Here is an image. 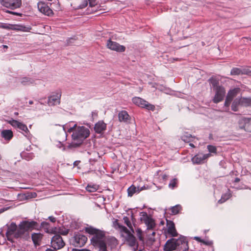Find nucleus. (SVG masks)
<instances>
[{
  "label": "nucleus",
  "mask_w": 251,
  "mask_h": 251,
  "mask_svg": "<svg viewBox=\"0 0 251 251\" xmlns=\"http://www.w3.org/2000/svg\"><path fill=\"white\" fill-rule=\"evenodd\" d=\"M45 225H48V223L46 222H43L42 223V225L43 226H44Z\"/></svg>",
  "instance_id": "nucleus-52"
},
{
  "label": "nucleus",
  "mask_w": 251,
  "mask_h": 251,
  "mask_svg": "<svg viewBox=\"0 0 251 251\" xmlns=\"http://www.w3.org/2000/svg\"><path fill=\"white\" fill-rule=\"evenodd\" d=\"M176 181H177V180L176 178H174V179L171 180L169 184V187L170 188H172V189L176 187Z\"/></svg>",
  "instance_id": "nucleus-39"
},
{
  "label": "nucleus",
  "mask_w": 251,
  "mask_h": 251,
  "mask_svg": "<svg viewBox=\"0 0 251 251\" xmlns=\"http://www.w3.org/2000/svg\"><path fill=\"white\" fill-rule=\"evenodd\" d=\"M127 193L129 197H132L134 194L138 193L141 191L139 188H136L134 185H132L127 189Z\"/></svg>",
  "instance_id": "nucleus-28"
},
{
  "label": "nucleus",
  "mask_w": 251,
  "mask_h": 251,
  "mask_svg": "<svg viewBox=\"0 0 251 251\" xmlns=\"http://www.w3.org/2000/svg\"><path fill=\"white\" fill-rule=\"evenodd\" d=\"M201 243H202L204 245H207V246H211L213 244V242L212 241H210V240H202Z\"/></svg>",
  "instance_id": "nucleus-41"
},
{
  "label": "nucleus",
  "mask_w": 251,
  "mask_h": 251,
  "mask_svg": "<svg viewBox=\"0 0 251 251\" xmlns=\"http://www.w3.org/2000/svg\"><path fill=\"white\" fill-rule=\"evenodd\" d=\"M1 233H2V231H1L0 232V234H1Z\"/></svg>",
  "instance_id": "nucleus-61"
},
{
  "label": "nucleus",
  "mask_w": 251,
  "mask_h": 251,
  "mask_svg": "<svg viewBox=\"0 0 251 251\" xmlns=\"http://www.w3.org/2000/svg\"><path fill=\"white\" fill-rule=\"evenodd\" d=\"M167 232L172 236L175 237L177 235L175 228V224L172 221L167 220Z\"/></svg>",
  "instance_id": "nucleus-19"
},
{
  "label": "nucleus",
  "mask_w": 251,
  "mask_h": 251,
  "mask_svg": "<svg viewBox=\"0 0 251 251\" xmlns=\"http://www.w3.org/2000/svg\"><path fill=\"white\" fill-rule=\"evenodd\" d=\"M189 146H191V147H192V148H194V147H195V146H194V144H192V143H190V144H189Z\"/></svg>",
  "instance_id": "nucleus-53"
},
{
  "label": "nucleus",
  "mask_w": 251,
  "mask_h": 251,
  "mask_svg": "<svg viewBox=\"0 0 251 251\" xmlns=\"http://www.w3.org/2000/svg\"><path fill=\"white\" fill-rule=\"evenodd\" d=\"M33 101H32V100H30V101H29V103L30 104H33Z\"/></svg>",
  "instance_id": "nucleus-55"
},
{
  "label": "nucleus",
  "mask_w": 251,
  "mask_h": 251,
  "mask_svg": "<svg viewBox=\"0 0 251 251\" xmlns=\"http://www.w3.org/2000/svg\"><path fill=\"white\" fill-rule=\"evenodd\" d=\"M240 89L239 88H234L232 89H230L228 92L226 97L233 100V99L237 95V94L240 92Z\"/></svg>",
  "instance_id": "nucleus-23"
},
{
  "label": "nucleus",
  "mask_w": 251,
  "mask_h": 251,
  "mask_svg": "<svg viewBox=\"0 0 251 251\" xmlns=\"http://www.w3.org/2000/svg\"><path fill=\"white\" fill-rule=\"evenodd\" d=\"M207 150L210 153H216L217 152L216 147L213 145H208L207 147Z\"/></svg>",
  "instance_id": "nucleus-38"
},
{
  "label": "nucleus",
  "mask_w": 251,
  "mask_h": 251,
  "mask_svg": "<svg viewBox=\"0 0 251 251\" xmlns=\"http://www.w3.org/2000/svg\"><path fill=\"white\" fill-rule=\"evenodd\" d=\"M230 194L229 193H226L222 195L221 199L219 200L218 203H222L229 199Z\"/></svg>",
  "instance_id": "nucleus-35"
},
{
  "label": "nucleus",
  "mask_w": 251,
  "mask_h": 251,
  "mask_svg": "<svg viewBox=\"0 0 251 251\" xmlns=\"http://www.w3.org/2000/svg\"><path fill=\"white\" fill-rule=\"evenodd\" d=\"M88 1H89V5L91 7L95 6L96 4V0H82L81 3H79L78 1L75 2L74 3L75 5L74 8L75 9L84 8L88 5Z\"/></svg>",
  "instance_id": "nucleus-15"
},
{
  "label": "nucleus",
  "mask_w": 251,
  "mask_h": 251,
  "mask_svg": "<svg viewBox=\"0 0 251 251\" xmlns=\"http://www.w3.org/2000/svg\"><path fill=\"white\" fill-rule=\"evenodd\" d=\"M241 106V101L240 98H237L234 100L231 104V110L233 111H237L239 110V107Z\"/></svg>",
  "instance_id": "nucleus-25"
},
{
  "label": "nucleus",
  "mask_w": 251,
  "mask_h": 251,
  "mask_svg": "<svg viewBox=\"0 0 251 251\" xmlns=\"http://www.w3.org/2000/svg\"><path fill=\"white\" fill-rule=\"evenodd\" d=\"M62 130L65 133V130L64 129V127H62Z\"/></svg>",
  "instance_id": "nucleus-58"
},
{
  "label": "nucleus",
  "mask_w": 251,
  "mask_h": 251,
  "mask_svg": "<svg viewBox=\"0 0 251 251\" xmlns=\"http://www.w3.org/2000/svg\"><path fill=\"white\" fill-rule=\"evenodd\" d=\"M0 2L2 6L12 10L22 5V0H0Z\"/></svg>",
  "instance_id": "nucleus-8"
},
{
  "label": "nucleus",
  "mask_w": 251,
  "mask_h": 251,
  "mask_svg": "<svg viewBox=\"0 0 251 251\" xmlns=\"http://www.w3.org/2000/svg\"><path fill=\"white\" fill-rule=\"evenodd\" d=\"M239 181H240V179L238 177H236L234 180L235 182H238Z\"/></svg>",
  "instance_id": "nucleus-50"
},
{
  "label": "nucleus",
  "mask_w": 251,
  "mask_h": 251,
  "mask_svg": "<svg viewBox=\"0 0 251 251\" xmlns=\"http://www.w3.org/2000/svg\"><path fill=\"white\" fill-rule=\"evenodd\" d=\"M74 40V39H73V38H71V39H69V40H68V41L67 44H69V45H70V44H71L73 43V42H72V40Z\"/></svg>",
  "instance_id": "nucleus-49"
},
{
  "label": "nucleus",
  "mask_w": 251,
  "mask_h": 251,
  "mask_svg": "<svg viewBox=\"0 0 251 251\" xmlns=\"http://www.w3.org/2000/svg\"><path fill=\"white\" fill-rule=\"evenodd\" d=\"M150 240H151V241H153L154 240L152 239L151 237L150 238Z\"/></svg>",
  "instance_id": "nucleus-59"
},
{
  "label": "nucleus",
  "mask_w": 251,
  "mask_h": 251,
  "mask_svg": "<svg viewBox=\"0 0 251 251\" xmlns=\"http://www.w3.org/2000/svg\"><path fill=\"white\" fill-rule=\"evenodd\" d=\"M3 47H4V48H7V46H6L5 45H4Z\"/></svg>",
  "instance_id": "nucleus-60"
},
{
  "label": "nucleus",
  "mask_w": 251,
  "mask_h": 251,
  "mask_svg": "<svg viewBox=\"0 0 251 251\" xmlns=\"http://www.w3.org/2000/svg\"><path fill=\"white\" fill-rule=\"evenodd\" d=\"M137 236L140 240L142 241L143 240V238L142 236V231L140 228H137L136 230Z\"/></svg>",
  "instance_id": "nucleus-40"
},
{
  "label": "nucleus",
  "mask_w": 251,
  "mask_h": 251,
  "mask_svg": "<svg viewBox=\"0 0 251 251\" xmlns=\"http://www.w3.org/2000/svg\"><path fill=\"white\" fill-rule=\"evenodd\" d=\"M166 177H167V176H166V175H164V176H163V179H166Z\"/></svg>",
  "instance_id": "nucleus-56"
},
{
  "label": "nucleus",
  "mask_w": 251,
  "mask_h": 251,
  "mask_svg": "<svg viewBox=\"0 0 251 251\" xmlns=\"http://www.w3.org/2000/svg\"><path fill=\"white\" fill-rule=\"evenodd\" d=\"M98 189V186L96 184H88L86 187V190L89 192H96Z\"/></svg>",
  "instance_id": "nucleus-32"
},
{
  "label": "nucleus",
  "mask_w": 251,
  "mask_h": 251,
  "mask_svg": "<svg viewBox=\"0 0 251 251\" xmlns=\"http://www.w3.org/2000/svg\"><path fill=\"white\" fill-rule=\"evenodd\" d=\"M21 154L23 158L27 160L32 159L34 157L33 154L32 153H28L23 152Z\"/></svg>",
  "instance_id": "nucleus-34"
},
{
  "label": "nucleus",
  "mask_w": 251,
  "mask_h": 251,
  "mask_svg": "<svg viewBox=\"0 0 251 251\" xmlns=\"http://www.w3.org/2000/svg\"><path fill=\"white\" fill-rule=\"evenodd\" d=\"M132 101L136 105L142 108L151 111H154L155 109L154 105L149 103L147 101L140 97H134L132 98Z\"/></svg>",
  "instance_id": "nucleus-7"
},
{
  "label": "nucleus",
  "mask_w": 251,
  "mask_h": 251,
  "mask_svg": "<svg viewBox=\"0 0 251 251\" xmlns=\"http://www.w3.org/2000/svg\"><path fill=\"white\" fill-rule=\"evenodd\" d=\"M123 230L124 232L125 235L124 236L125 237L126 240L128 245L132 248V250L133 251L137 250L138 245L134 236L125 226L123 227Z\"/></svg>",
  "instance_id": "nucleus-5"
},
{
  "label": "nucleus",
  "mask_w": 251,
  "mask_h": 251,
  "mask_svg": "<svg viewBox=\"0 0 251 251\" xmlns=\"http://www.w3.org/2000/svg\"><path fill=\"white\" fill-rule=\"evenodd\" d=\"M37 7L40 12L46 15L50 16L52 14V10L44 2H39Z\"/></svg>",
  "instance_id": "nucleus-16"
},
{
  "label": "nucleus",
  "mask_w": 251,
  "mask_h": 251,
  "mask_svg": "<svg viewBox=\"0 0 251 251\" xmlns=\"http://www.w3.org/2000/svg\"><path fill=\"white\" fill-rule=\"evenodd\" d=\"M140 216V220L144 222L147 226V229H152L155 226L154 220L150 217L146 212H141Z\"/></svg>",
  "instance_id": "nucleus-9"
},
{
  "label": "nucleus",
  "mask_w": 251,
  "mask_h": 251,
  "mask_svg": "<svg viewBox=\"0 0 251 251\" xmlns=\"http://www.w3.org/2000/svg\"><path fill=\"white\" fill-rule=\"evenodd\" d=\"M87 240V238L84 235L80 233L75 235L72 239V244L76 247L83 246Z\"/></svg>",
  "instance_id": "nucleus-10"
},
{
  "label": "nucleus",
  "mask_w": 251,
  "mask_h": 251,
  "mask_svg": "<svg viewBox=\"0 0 251 251\" xmlns=\"http://www.w3.org/2000/svg\"><path fill=\"white\" fill-rule=\"evenodd\" d=\"M194 239H195V240L198 241L199 242H201V243H202V240H203V239H201V238L200 237H198V236L194 237Z\"/></svg>",
  "instance_id": "nucleus-46"
},
{
  "label": "nucleus",
  "mask_w": 251,
  "mask_h": 251,
  "mask_svg": "<svg viewBox=\"0 0 251 251\" xmlns=\"http://www.w3.org/2000/svg\"><path fill=\"white\" fill-rule=\"evenodd\" d=\"M1 136L5 140L9 141L13 136V132L10 130H3L1 132Z\"/></svg>",
  "instance_id": "nucleus-26"
},
{
  "label": "nucleus",
  "mask_w": 251,
  "mask_h": 251,
  "mask_svg": "<svg viewBox=\"0 0 251 251\" xmlns=\"http://www.w3.org/2000/svg\"><path fill=\"white\" fill-rule=\"evenodd\" d=\"M20 82L23 85H29L30 84H36V83H35V80L29 77L21 78Z\"/></svg>",
  "instance_id": "nucleus-24"
},
{
  "label": "nucleus",
  "mask_w": 251,
  "mask_h": 251,
  "mask_svg": "<svg viewBox=\"0 0 251 251\" xmlns=\"http://www.w3.org/2000/svg\"><path fill=\"white\" fill-rule=\"evenodd\" d=\"M48 219L52 223H54L56 221V218L55 217H54L53 216H49L48 217Z\"/></svg>",
  "instance_id": "nucleus-45"
},
{
  "label": "nucleus",
  "mask_w": 251,
  "mask_h": 251,
  "mask_svg": "<svg viewBox=\"0 0 251 251\" xmlns=\"http://www.w3.org/2000/svg\"><path fill=\"white\" fill-rule=\"evenodd\" d=\"M63 235H67L68 233V230H64L63 231L60 232Z\"/></svg>",
  "instance_id": "nucleus-47"
},
{
  "label": "nucleus",
  "mask_w": 251,
  "mask_h": 251,
  "mask_svg": "<svg viewBox=\"0 0 251 251\" xmlns=\"http://www.w3.org/2000/svg\"><path fill=\"white\" fill-rule=\"evenodd\" d=\"M165 251H172L176 250L185 251L188 249L187 243L184 237L178 239L171 238L168 240L164 245Z\"/></svg>",
  "instance_id": "nucleus-3"
},
{
  "label": "nucleus",
  "mask_w": 251,
  "mask_h": 251,
  "mask_svg": "<svg viewBox=\"0 0 251 251\" xmlns=\"http://www.w3.org/2000/svg\"><path fill=\"white\" fill-rule=\"evenodd\" d=\"M51 247L55 250L62 248L65 245L62 238L60 235L56 234L51 240Z\"/></svg>",
  "instance_id": "nucleus-11"
},
{
  "label": "nucleus",
  "mask_w": 251,
  "mask_h": 251,
  "mask_svg": "<svg viewBox=\"0 0 251 251\" xmlns=\"http://www.w3.org/2000/svg\"><path fill=\"white\" fill-rule=\"evenodd\" d=\"M39 224L37 222L32 220H25L19 224V234H22V236L34 229H38Z\"/></svg>",
  "instance_id": "nucleus-4"
},
{
  "label": "nucleus",
  "mask_w": 251,
  "mask_h": 251,
  "mask_svg": "<svg viewBox=\"0 0 251 251\" xmlns=\"http://www.w3.org/2000/svg\"><path fill=\"white\" fill-rule=\"evenodd\" d=\"M211 154H198L192 158V161L194 164H201L204 162V160L209 157Z\"/></svg>",
  "instance_id": "nucleus-17"
},
{
  "label": "nucleus",
  "mask_w": 251,
  "mask_h": 251,
  "mask_svg": "<svg viewBox=\"0 0 251 251\" xmlns=\"http://www.w3.org/2000/svg\"><path fill=\"white\" fill-rule=\"evenodd\" d=\"M6 12L7 13H10V14H13V15H17V16H21L22 15V14L21 13H18V12H13V11H9V10H6Z\"/></svg>",
  "instance_id": "nucleus-43"
},
{
  "label": "nucleus",
  "mask_w": 251,
  "mask_h": 251,
  "mask_svg": "<svg viewBox=\"0 0 251 251\" xmlns=\"http://www.w3.org/2000/svg\"><path fill=\"white\" fill-rule=\"evenodd\" d=\"M4 211V209H0V213H2V212H3Z\"/></svg>",
  "instance_id": "nucleus-54"
},
{
  "label": "nucleus",
  "mask_w": 251,
  "mask_h": 251,
  "mask_svg": "<svg viewBox=\"0 0 251 251\" xmlns=\"http://www.w3.org/2000/svg\"><path fill=\"white\" fill-rule=\"evenodd\" d=\"M19 225L18 226L15 223H12L7 227L6 235L8 239L14 237L15 238L22 237V234H19Z\"/></svg>",
  "instance_id": "nucleus-6"
},
{
  "label": "nucleus",
  "mask_w": 251,
  "mask_h": 251,
  "mask_svg": "<svg viewBox=\"0 0 251 251\" xmlns=\"http://www.w3.org/2000/svg\"><path fill=\"white\" fill-rule=\"evenodd\" d=\"M123 220L124 221V223L126 224V225L129 228H130L132 230L133 232H134L133 229L132 228L131 224L129 218L127 217H124Z\"/></svg>",
  "instance_id": "nucleus-37"
},
{
  "label": "nucleus",
  "mask_w": 251,
  "mask_h": 251,
  "mask_svg": "<svg viewBox=\"0 0 251 251\" xmlns=\"http://www.w3.org/2000/svg\"><path fill=\"white\" fill-rule=\"evenodd\" d=\"M240 128L248 132H251V123L248 118H243L240 121Z\"/></svg>",
  "instance_id": "nucleus-18"
},
{
  "label": "nucleus",
  "mask_w": 251,
  "mask_h": 251,
  "mask_svg": "<svg viewBox=\"0 0 251 251\" xmlns=\"http://www.w3.org/2000/svg\"><path fill=\"white\" fill-rule=\"evenodd\" d=\"M68 132H73L72 137V142L68 146L69 148H77L79 147L90 135L89 129L84 126H77L75 124L68 129Z\"/></svg>",
  "instance_id": "nucleus-1"
},
{
  "label": "nucleus",
  "mask_w": 251,
  "mask_h": 251,
  "mask_svg": "<svg viewBox=\"0 0 251 251\" xmlns=\"http://www.w3.org/2000/svg\"><path fill=\"white\" fill-rule=\"evenodd\" d=\"M91 114L93 118L97 117L98 116V112L96 110L92 111Z\"/></svg>",
  "instance_id": "nucleus-44"
},
{
  "label": "nucleus",
  "mask_w": 251,
  "mask_h": 251,
  "mask_svg": "<svg viewBox=\"0 0 251 251\" xmlns=\"http://www.w3.org/2000/svg\"><path fill=\"white\" fill-rule=\"evenodd\" d=\"M194 137L192 136L191 134L188 132H185L181 136V138L182 140L186 143H189L193 141V139Z\"/></svg>",
  "instance_id": "nucleus-31"
},
{
  "label": "nucleus",
  "mask_w": 251,
  "mask_h": 251,
  "mask_svg": "<svg viewBox=\"0 0 251 251\" xmlns=\"http://www.w3.org/2000/svg\"><path fill=\"white\" fill-rule=\"evenodd\" d=\"M215 96L213 99V101L215 103H219L224 100L226 95V90L223 86L219 87L215 90Z\"/></svg>",
  "instance_id": "nucleus-12"
},
{
  "label": "nucleus",
  "mask_w": 251,
  "mask_h": 251,
  "mask_svg": "<svg viewBox=\"0 0 251 251\" xmlns=\"http://www.w3.org/2000/svg\"><path fill=\"white\" fill-rule=\"evenodd\" d=\"M107 48L111 50L116 51L118 52H124L126 50V48L124 46L120 45L118 43L112 41L111 39L107 40L106 43Z\"/></svg>",
  "instance_id": "nucleus-14"
},
{
  "label": "nucleus",
  "mask_w": 251,
  "mask_h": 251,
  "mask_svg": "<svg viewBox=\"0 0 251 251\" xmlns=\"http://www.w3.org/2000/svg\"><path fill=\"white\" fill-rule=\"evenodd\" d=\"M75 251H90L89 250L86 249H81V250H75Z\"/></svg>",
  "instance_id": "nucleus-48"
},
{
  "label": "nucleus",
  "mask_w": 251,
  "mask_h": 251,
  "mask_svg": "<svg viewBox=\"0 0 251 251\" xmlns=\"http://www.w3.org/2000/svg\"><path fill=\"white\" fill-rule=\"evenodd\" d=\"M43 235L40 233H33L32 234L31 238L35 246L40 245Z\"/></svg>",
  "instance_id": "nucleus-22"
},
{
  "label": "nucleus",
  "mask_w": 251,
  "mask_h": 251,
  "mask_svg": "<svg viewBox=\"0 0 251 251\" xmlns=\"http://www.w3.org/2000/svg\"><path fill=\"white\" fill-rule=\"evenodd\" d=\"M11 125L14 127L18 128L24 132L23 134L26 137H29V131L27 126L23 123L20 122L17 120H13L11 122Z\"/></svg>",
  "instance_id": "nucleus-13"
},
{
  "label": "nucleus",
  "mask_w": 251,
  "mask_h": 251,
  "mask_svg": "<svg viewBox=\"0 0 251 251\" xmlns=\"http://www.w3.org/2000/svg\"><path fill=\"white\" fill-rule=\"evenodd\" d=\"M171 212L173 214L176 215L179 213L181 210V206L179 204H177L171 207Z\"/></svg>",
  "instance_id": "nucleus-33"
},
{
  "label": "nucleus",
  "mask_w": 251,
  "mask_h": 251,
  "mask_svg": "<svg viewBox=\"0 0 251 251\" xmlns=\"http://www.w3.org/2000/svg\"><path fill=\"white\" fill-rule=\"evenodd\" d=\"M241 101V106L251 107V97H240Z\"/></svg>",
  "instance_id": "nucleus-29"
},
{
  "label": "nucleus",
  "mask_w": 251,
  "mask_h": 251,
  "mask_svg": "<svg viewBox=\"0 0 251 251\" xmlns=\"http://www.w3.org/2000/svg\"><path fill=\"white\" fill-rule=\"evenodd\" d=\"M241 74H242V71L238 68H232L230 72L231 75H239Z\"/></svg>",
  "instance_id": "nucleus-36"
},
{
  "label": "nucleus",
  "mask_w": 251,
  "mask_h": 251,
  "mask_svg": "<svg viewBox=\"0 0 251 251\" xmlns=\"http://www.w3.org/2000/svg\"><path fill=\"white\" fill-rule=\"evenodd\" d=\"M232 100L228 99V98L226 97V100L225 101L224 105L226 107H229L230 105L231 102Z\"/></svg>",
  "instance_id": "nucleus-42"
},
{
  "label": "nucleus",
  "mask_w": 251,
  "mask_h": 251,
  "mask_svg": "<svg viewBox=\"0 0 251 251\" xmlns=\"http://www.w3.org/2000/svg\"><path fill=\"white\" fill-rule=\"evenodd\" d=\"M151 234L152 235L154 236L155 234V232L153 231L152 232Z\"/></svg>",
  "instance_id": "nucleus-57"
},
{
  "label": "nucleus",
  "mask_w": 251,
  "mask_h": 251,
  "mask_svg": "<svg viewBox=\"0 0 251 251\" xmlns=\"http://www.w3.org/2000/svg\"><path fill=\"white\" fill-rule=\"evenodd\" d=\"M45 251H56L55 250H52L51 249H47Z\"/></svg>",
  "instance_id": "nucleus-51"
},
{
  "label": "nucleus",
  "mask_w": 251,
  "mask_h": 251,
  "mask_svg": "<svg viewBox=\"0 0 251 251\" xmlns=\"http://www.w3.org/2000/svg\"><path fill=\"white\" fill-rule=\"evenodd\" d=\"M119 120L120 122L129 123L130 118L126 111H121L118 114Z\"/></svg>",
  "instance_id": "nucleus-20"
},
{
  "label": "nucleus",
  "mask_w": 251,
  "mask_h": 251,
  "mask_svg": "<svg viewBox=\"0 0 251 251\" xmlns=\"http://www.w3.org/2000/svg\"><path fill=\"white\" fill-rule=\"evenodd\" d=\"M85 231L89 234L93 235L91 239V243L99 249V251H106V245L104 241L105 234L103 231L92 226L86 227Z\"/></svg>",
  "instance_id": "nucleus-2"
},
{
  "label": "nucleus",
  "mask_w": 251,
  "mask_h": 251,
  "mask_svg": "<svg viewBox=\"0 0 251 251\" xmlns=\"http://www.w3.org/2000/svg\"><path fill=\"white\" fill-rule=\"evenodd\" d=\"M208 81L210 84H211L213 90L222 86L219 85V80L215 78L211 77L208 79Z\"/></svg>",
  "instance_id": "nucleus-30"
},
{
  "label": "nucleus",
  "mask_w": 251,
  "mask_h": 251,
  "mask_svg": "<svg viewBox=\"0 0 251 251\" xmlns=\"http://www.w3.org/2000/svg\"><path fill=\"white\" fill-rule=\"evenodd\" d=\"M106 128V124L102 121H100L95 124L94 130L97 133H101Z\"/></svg>",
  "instance_id": "nucleus-21"
},
{
  "label": "nucleus",
  "mask_w": 251,
  "mask_h": 251,
  "mask_svg": "<svg viewBox=\"0 0 251 251\" xmlns=\"http://www.w3.org/2000/svg\"><path fill=\"white\" fill-rule=\"evenodd\" d=\"M61 95L52 96L49 98L48 103L50 105H55L60 103V98Z\"/></svg>",
  "instance_id": "nucleus-27"
}]
</instances>
